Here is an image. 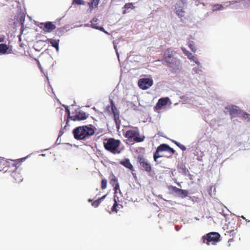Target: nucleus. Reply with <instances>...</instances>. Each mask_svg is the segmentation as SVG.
Instances as JSON below:
<instances>
[{
	"label": "nucleus",
	"mask_w": 250,
	"mask_h": 250,
	"mask_svg": "<svg viewBox=\"0 0 250 250\" xmlns=\"http://www.w3.org/2000/svg\"><path fill=\"white\" fill-rule=\"evenodd\" d=\"M95 132V127L92 125L78 126L72 131L74 138L79 141H84L89 139Z\"/></svg>",
	"instance_id": "nucleus-1"
},
{
	"label": "nucleus",
	"mask_w": 250,
	"mask_h": 250,
	"mask_svg": "<svg viewBox=\"0 0 250 250\" xmlns=\"http://www.w3.org/2000/svg\"><path fill=\"white\" fill-rule=\"evenodd\" d=\"M173 51L168 48L164 53V60L167 64V66L172 69V71L180 69L181 66L180 61L173 57Z\"/></svg>",
	"instance_id": "nucleus-2"
},
{
	"label": "nucleus",
	"mask_w": 250,
	"mask_h": 250,
	"mask_svg": "<svg viewBox=\"0 0 250 250\" xmlns=\"http://www.w3.org/2000/svg\"><path fill=\"white\" fill-rule=\"evenodd\" d=\"M103 144L105 149L111 153L114 154L121 153V150H118V147L121 144L119 140H115L113 138H107L104 140Z\"/></svg>",
	"instance_id": "nucleus-3"
},
{
	"label": "nucleus",
	"mask_w": 250,
	"mask_h": 250,
	"mask_svg": "<svg viewBox=\"0 0 250 250\" xmlns=\"http://www.w3.org/2000/svg\"><path fill=\"white\" fill-rule=\"evenodd\" d=\"M25 159V158L12 161L11 164L2 157H0V171L6 172L8 170V167L10 165L15 167L16 169L20 166L21 163Z\"/></svg>",
	"instance_id": "nucleus-4"
},
{
	"label": "nucleus",
	"mask_w": 250,
	"mask_h": 250,
	"mask_svg": "<svg viewBox=\"0 0 250 250\" xmlns=\"http://www.w3.org/2000/svg\"><path fill=\"white\" fill-rule=\"evenodd\" d=\"M125 137L128 140L133 141L135 142L140 143L144 141L145 136L140 135L139 131L137 130L129 129L126 131Z\"/></svg>",
	"instance_id": "nucleus-5"
},
{
	"label": "nucleus",
	"mask_w": 250,
	"mask_h": 250,
	"mask_svg": "<svg viewBox=\"0 0 250 250\" xmlns=\"http://www.w3.org/2000/svg\"><path fill=\"white\" fill-rule=\"evenodd\" d=\"M225 110V112L229 114L231 119L239 117L242 114V111L240 108L238 106L234 105L226 106Z\"/></svg>",
	"instance_id": "nucleus-6"
},
{
	"label": "nucleus",
	"mask_w": 250,
	"mask_h": 250,
	"mask_svg": "<svg viewBox=\"0 0 250 250\" xmlns=\"http://www.w3.org/2000/svg\"><path fill=\"white\" fill-rule=\"evenodd\" d=\"M220 234L217 232H212L203 237V242L207 245H209L211 242H216L219 241Z\"/></svg>",
	"instance_id": "nucleus-7"
},
{
	"label": "nucleus",
	"mask_w": 250,
	"mask_h": 250,
	"mask_svg": "<svg viewBox=\"0 0 250 250\" xmlns=\"http://www.w3.org/2000/svg\"><path fill=\"white\" fill-rule=\"evenodd\" d=\"M138 161L141 166L142 169L147 172H150L152 170V167L150 164L144 158L143 156H138Z\"/></svg>",
	"instance_id": "nucleus-8"
},
{
	"label": "nucleus",
	"mask_w": 250,
	"mask_h": 250,
	"mask_svg": "<svg viewBox=\"0 0 250 250\" xmlns=\"http://www.w3.org/2000/svg\"><path fill=\"white\" fill-rule=\"evenodd\" d=\"M153 81L149 78H143L140 79L138 82L139 87L143 90L146 89L152 86Z\"/></svg>",
	"instance_id": "nucleus-9"
},
{
	"label": "nucleus",
	"mask_w": 250,
	"mask_h": 250,
	"mask_svg": "<svg viewBox=\"0 0 250 250\" xmlns=\"http://www.w3.org/2000/svg\"><path fill=\"white\" fill-rule=\"evenodd\" d=\"M111 110L114 115V119L115 122V124L117 128H119L121 124V120L119 117V113L118 111L117 108L116 107L113 101L111 102Z\"/></svg>",
	"instance_id": "nucleus-10"
},
{
	"label": "nucleus",
	"mask_w": 250,
	"mask_h": 250,
	"mask_svg": "<svg viewBox=\"0 0 250 250\" xmlns=\"http://www.w3.org/2000/svg\"><path fill=\"white\" fill-rule=\"evenodd\" d=\"M168 148V145L163 144L160 145L157 148L156 151L154 153L153 158L154 160L157 162L158 158L162 157L163 155L160 154V152L162 151H167Z\"/></svg>",
	"instance_id": "nucleus-11"
},
{
	"label": "nucleus",
	"mask_w": 250,
	"mask_h": 250,
	"mask_svg": "<svg viewBox=\"0 0 250 250\" xmlns=\"http://www.w3.org/2000/svg\"><path fill=\"white\" fill-rule=\"evenodd\" d=\"M109 183L114 187V190L115 193L119 189L120 186L118 183V178L113 173H111L109 178Z\"/></svg>",
	"instance_id": "nucleus-12"
},
{
	"label": "nucleus",
	"mask_w": 250,
	"mask_h": 250,
	"mask_svg": "<svg viewBox=\"0 0 250 250\" xmlns=\"http://www.w3.org/2000/svg\"><path fill=\"white\" fill-rule=\"evenodd\" d=\"M69 117L71 120L74 121H82L87 119L88 115H86L84 112L80 111L77 112L75 115L70 116Z\"/></svg>",
	"instance_id": "nucleus-13"
},
{
	"label": "nucleus",
	"mask_w": 250,
	"mask_h": 250,
	"mask_svg": "<svg viewBox=\"0 0 250 250\" xmlns=\"http://www.w3.org/2000/svg\"><path fill=\"white\" fill-rule=\"evenodd\" d=\"M169 101V98L168 97H165L159 99L157 103L156 104L155 109L156 110H160L164 106H166L168 101Z\"/></svg>",
	"instance_id": "nucleus-14"
},
{
	"label": "nucleus",
	"mask_w": 250,
	"mask_h": 250,
	"mask_svg": "<svg viewBox=\"0 0 250 250\" xmlns=\"http://www.w3.org/2000/svg\"><path fill=\"white\" fill-rule=\"evenodd\" d=\"M41 25H43V30L45 32H51L56 28V26L51 21L41 23Z\"/></svg>",
	"instance_id": "nucleus-15"
},
{
	"label": "nucleus",
	"mask_w": 250,
	"mask_h": 250,
	"mask_svg": "<svg viewBox=\"0 0 250 250\" xmlns=\"http://www.w3.org/2000/svg\"><path fill=\"white\" fill-rule=\"evenodd\" d=\"M172 191L177 193L182 198L186 197L188 196V192L187 190L180 189L176 187H171Z\"/></svg>",
	"instance_id": "nucleus-16"
},
{
	"label": "nucleus",
	"mask_w": 250,
	"mask_h": 250,
	"mask_svg": "<svg viewBox=\"0 0 250 250\" xmlns=\"http://www.w3.org/2000/svg\"><path fill=\"white\" fill-rule=\"evenodd\" d=\"M120 164L130 170H134L133 167L129 159H126L124 161H121Z\"/></svg>",
	"instance_id": "nucleus-17"
},
{
	"label": "nucleus",
	"mask_w": 250,
	"mask_h": 250,
	"mask_svg": "<svg viewBox=\"0 0 250 250\" xmlns=\"http://www.w3.org/2000/svg\"><path fill=\"white\" fill-rule=\"evenodd\" d=\"M60 41L59 40H54L52 39H47V42L48 43L51 44V45L55 47L57 51L59 50V44Z\"/></svg>",
	"instance_id": "nucleus-18"
},
{
	"label": "nucleus",
	"mask_w": 250,
	"mask_h": 250,
	"mask_svg": "<svg viewBox=\"0 0 250 250\" xmlns=\"http://www.w3.org/2000/svg\"><path fill=\"white\" fill-rule=\"evenodd\" d=\"M100 1V0H90L88 2V5L90 9H95L98 7Z\"/></svg>",
	"instance_id": "nucleus-19"
},
{
	"label": "nucleus",
	"mask_w": 250,
	"mask_h": 250,
	"mask_svg": "<svg viewBox=\"0 0 250 250\" xmlns=\"http://www.w3.org/2000/svg\"><path fill=\"white\" fill-rule=\"evenodd\" d=\"M195 156H197V160L199 161H202V158L204 156V152L200 150L196 149L194 152Z\"/></svg>",
	"instance_id": "nucleus-20"
},
{
	"label": "nucleus",
	"mask_w": 250,
	"mask_h": 250,
	"mask_svg": "<svg viewBox=\"0 0 250 250\" xmlns=\"http://www.w3.org/2000/svg\"><path fill=\"white\" fill-rule=\"evenodd\" d=\"M13 178L17 182H20L22 181V177L21 175L18 172H13L12 173Z\"/></svg>",
	"instance_id": "nucleus-21"
},
{
	"label": "nucleus",
	"mask_w": 250,
	"mask_h": 250,
	"mask_svg": "<svg viewBox=\"0 0 250 250\" xmlns=\"http://www.w3.org/2000/svg\"><path fill=\"white\" fill-rule=\"evenodd\" d=\"M106 195H104L103 196H102V197L99 198L98 199H97V200H95V201H94L93 202H92V206L94 208L98 207L99 206V205L100 204V203L101 202V200L104 199L105 197H106Z\"/></svg>",
	"instance_id": "nucleus-22"
},
{
	"label": "nucleus",
	"mask_w": 250,
	"mask_h": 250,
	"mask_svg": "<svg viewBox=\"0 0 250 250\" xmlns=\"http://www.w3.org/2000/svg\"><path fill=\"white\" fill-rule=\"evenodd\" d=\"M8 46L6 44H0V53L4 54L7 53Z\"/></svg>",
	"instance_id": "nucleus-23"
},
{
	"label": "nucleus",
	"mask_w": 250,
	"mask_h": 250,
	"mask_svg": "<svg viewBox=\"0 0 250 250\" xmlns=\"http://www.w3.org/2000/svg\"><path fill=\"white\" fill-rule=\"evenodd\" d=\"M182 50L183 53L188 56V58L190 60H193L194 56L192 55V53L189 52L187 50L184 48H182Z\"/></svg>",
	"instance_id": "nucleus-24"
},
{
	"label": "nucleus",
	"mask_w": 250,
	"mask_h": 250,
	"mask_svg": "<svg viewBox=\"0 0 250 250\" xmlns=\"http://www.w3.org/2000/svg\"><path fill=\"white\" fill-rule=\"evenodd\" d=\"M98 19L97 18H93L91 21V26L95 29L98 28Z\"/></svg>",
	"instance_id": "nucleus-25"
},
{
	"label": "nucleus",
	"mask_w": 250,
	"mask_h": 250,
	"mask_svg": "<svg viewBox=\"0 0 250 250\" xmlns=\"http://www.w3.org/2000/svg\"><path fill=\"white\" fill-rule=\"evenodd\" d=\"M223 9V7L222 5L220 4H216L213 6L212 11H217Z\"/></svg>",
	"instance_id": "nucleus-26"
},
{
	"label": "nucleus",
	"mask_w": 250,
	"mask_h": 250,
	"mask_svg": "<svg viewBox=\"0 0 250 250\" xmlns=\"http://www.w3.org/2000/svg\"><path fill=\"white\" fill-rule=\"evenodd\" d=\"M173 142L183 151H185L186 150V147L185 146L180 144V143L176 141H173Z\"/></svg>",
	"instance_id": "nucleus-27"
},
{
	"label": "nucleus",
	"mask_w": 250,
	"mask_h": 250,
	"mask_svg": "<svg viewBox=\"0 0 250 250\" xmlns=\"http://www.w3.org/2000/svg\"><path fill=\"white\" fill-rule=\"evenodd\" d=\"M107 181L105 179H103L101 181V188L104 189L107 187Z\"/></svg>",
	"instance_id": "nucleus-28"
},
{
	"label": "nucleus",
	"mask_w": 250,
	"mask_h": 250,
	"mask_svg": "<svg viewBox=\"0 0 250 250\" xmlns=\"http://www.w3.org/2000/svg\"><path fill=\"white\" fill-rule=\"evenodd\" d=\"M188 47L190 49L194 52H195L196 50V47L194 45V43L192 41H190L188 42Z\"/></svg>",
	"instance_id": "nucleus-29"
},
{
	"label": "nucleus",
	"mask_w": 250,
	"mask_h": 250,
	"mask_svg": "<svg viewBox=\"0 0 250 250\" xmlns=\"http://www.w3.org/2000/svg\"><path fill=\"white\" fill-rule=\"evenodd\" d=\"M176 13L180 17H183L184 16V11L182 9L176 10Z\"/></svg>",
	"instance_id": "nucleus-30"
},
{
	"label": "nucleus",
	"mask_w": 250,
	"mask_h": 250,
	"mask_svg": "<svg viewBox=\"0 0 250 250\" xmlns=\"http://www.w3.org/2000/svg\"><path fill=\"white\" fill-rule=\"evenodd\" d=\"M79 4V5H84V1L83 0H73L72 2V4Z\"/></svg>",
	"instance_id": "nucleus-31"
},
{
	"label": "nucleus",
	"mask_w": 250,
	"mask_h": 250,
	"mask_svg": "<svg viewBox=\"0 0 250 250\" xmlns=\"http://www.w3.org/2000/svg\"><path fill=\"white\" fill-rule=\"evenodd\" d=\"M242 117L244 119L247 120L248 121L250 122V114L245 112L242 114Z\"/></svg>",
	"instance_id": "nucleus-32"
},
{
	"label": "nucleus",
	"mask_w": 250,
	"mask_h": 250,
	"mask_svg": "<svg viewBox=\"0 0 250 250\" xmlns=\"http://www.w3.org/2000/svg\"><path fill=\"white\" fill-rule=\"evenodd\" d=\"M117 206H118L117 202L116 201V199H114V204L111 208V210L112 211L117 212V209H116V207H117Z\"/></svg>",
	"instance_id": "nucleus-33"
},
{
	"label": "nucleus",
	"mask_w": 250,
	"mask_h": 250,
	"mask_svg": "<svg viewBox=\"0 0 250 250\" xmlns=\"http://www.w3.org/2000/svg\"><path fill=\"white\" fill-rule=\"evenodd\" d=\"M124 8L125 10H127L130 8H133V6L132 3H127L125 5Z\"/></svg>",
	"instance_id": "nucleus-34"
},
{
	"label": "nucleus",
	"mask_w": 250,
	"mask_h": 250,
	"mask_svg": "<svg viewBox=\"0 0 250 250\" xmlns=\"http://www.w3.org/2000/svg\"><path fill=\"white\" fill-rule=\"evenodd\" d=\"M167 151L170 152L172 154H174L175 152V151L172 148H171L168 145Z\"/></svg>",
	"instance_id": "nucleus-35"
},
{
	"label": "nucleus",
	"mask_w": 250,
	"mask_h": 250,
	"mask_svg": "<svg viewBox=\"0 0 250 250\" xmlns=\"http://www.w3.org/2000/svg\"><path fill=\"white\" fill-rule=\"evenodd\" d=\"M227 229H228V230H227V232L228 233H230V234H232V235H233L234 234V229H229L228 228H227Z\"/></svg>",
	"instance_id": "nucleus-36"
},
{
	"label": "nucleus",
	"mask_w": 250,
	"mask_h": 250,
	"mask_svg": "<svg viewBox=\"0 0 250 250\" xmlns=\"http://www.w3.org/2000/svg\"><path fill=\"white\" fill-rule=\"evenodd\" d=\"M101 31H103L105 33H107V32H106L105 30H104V29L103 27H99L98 26V28L97 29Z\"/></svg>",
	"instance_id": "nucleus-37"
},
{
	"label": "nucleus",
	"mask_w": 250,
	"mask_h": 250,
	"mask_svg": "<svg viewBox=\"0 0 250 250\" xmlns=\"http://www.w3.org/2000/svg\"><path fill=\"white\" fill-rule=\"evenodd\" d=\"M5 40V37L4 36L0 37V42H3Z\"/></svg>",
	"instance_id": "nucleus-38"
},
{
	"label": "nucleus",
	"mask_w": 250,
	"mask_h": 250,
	"mask_svg": "<svg viewBox=\"0 0 250 250\" xmlns=\"http://www.w3.org/2000/svg\"><path fill=\"white\" fill-rule=\"evenodd\" d=\"M36 61L37 62L38 66L39 67V68L40 69H41L42 68L41 65L39 60L36 59Z\"/></svg>",
	"instance_id": "nucleus-39"
},
{
	"label": "nucleus",
	"mask_w": 250,
	"mask_h": 250,
	"mask_svg": "<svg viewBox=\"0 0 250 250\" xmlns=\"http://www.w3.org/2000/svg\"><path fill=\"white\" fill-rule=\"evenodd\" d=\"M196 63L197 64H198L199 63V62L198 61H197V59L196 58H193V60H192Z\"/></svg>",
	"instance_id": "nucleus-40"
},
{
	"label": "nucleus",
	"mask_w": 250,
	"mask_h": 250,
	"mask_svg": "<svg viewBox=\"0 0 250 250\" xmlns=\"http://www.w3.org/2000/svg\"><path fill=\"white\" fill-rule=\"evenodd\" d=\"M245 2H250V0H245Z\"/></svg>",
	"instance_id": "nucleus-41"
},
{
	"label": "nucleus",
	"mask_w": 250,
	"mask_h": 250,
	"mask_svg": "<svg viewBox=\"0 0 250 250\" xmlns=\"http://www.w3.org/2000/svg\"><path fill=\"white\" fill-rule=\"evenodd\" d=\"M88 202H92V200H91V199H88Z\"/></svg>",
	"instance_id": "nucleus-42"
},
{
	"label": "nucleus",
	"mask_w": 250,
	"mask_h": 250,
	"mask_svg": "<svg viewBox=\"0 0 250 250\" xmlns=\"http://www.w3.org/2000/svg\"><path fill=\"white\" fill-rule=\"evenodd\" d=\"M232 239H230L229 241V242L230 241H232Z\"/></svg>",
	"instance_id": "nucleus-43"
},
{
	"label": "nucleus",
	"mask_w": 250,
	"mask_h": 250,
	"mask_svg": "<svg viewBox=\"0 0 250 250\" xmlns=\"http://www.w3.org/2000/svg\"><path fill=\"white\" fill-rule=\"evenodd\" d=\"M125 12H125V11H124L123 13H124V14H125Z\"/></svg>",
	"instance_id": "nucleus-44"
},
{
	"label": "nucleus",
	"mask_w": 250,
	"mask_h": 250,
	"mask_svg": "<svg viewBox=\"0 0 250 250\" xmlns=\"http://www.w3.org/2000/svg\"><path fill=\"white\" fill-rule=\"evenodd\" d=\"M67 110L68 111V113H69V110L68 109Z\"/></svg>",
	"instance_id": "nucleus-45"
}]
</instances>
